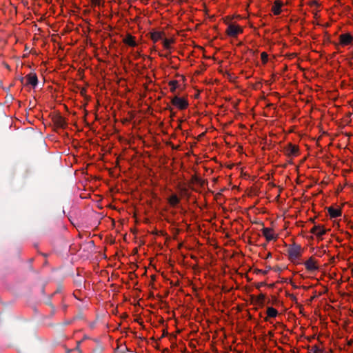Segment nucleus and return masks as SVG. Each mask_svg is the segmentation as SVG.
Instances as JSON below:
<instances>
[{"mask_svg":"<svg viewBox=\"0 0 353 353\" xmlns=\"http://www.w3.org/2000/svg\"><path fill=\"white\" fill-rule=\"evenodd\" d=\"M261 59L263 64H266L268 61V54L265 52H262L261 53Z\"/></svg>","mask_w":353,"mask_h":353,"instance_id":"19","label":"nucleus"},{"mask_svg":"<svg viewBox=\"0 0 353 353\" xmlns=\"http://www.w3.org/2000/svg\"><path fill=\"white\" fill-rule=\"evenodd\" d=\"M225 34L231 38H236L239 34L243 32V28L236 23H229L225 29Z\"/></svg>","mask_w":353,"mask_h":353,"instance_id":"4","label":"nucleus"},{"mask_svg":"<svg viewBox=\"0 0 353 353\" xmlns=\"http://www.w3.org/2000/svg\"><path fill=\"white\" fill-rule=\"evenodd\" d=\"M272 257V253L271 252H268L265 256V259H268L269 258H271Z\"/></svg>","mask_w":353,"mask_h":353,"instance_id":"26","label":"nucleus"},{"mask_svg":"<svg viewBox=\"0 0 353 353\" xmlns=\"http://www.w3.org/2000/svg\"><path fill=\"white\" fill-rule=\"evenodd\" d=\"M181 198L176 194H171L168 199V203L172 208H176L181 202Z\"/></svg>","mask_w":353,"mask_h":353,"instance_id":"11","label":"nucleus"},{"mask_svg":"<svg viewBox=\"0 0 353 353\" xmlns=\"http://www.w3.org/2000/svg\"><path fill=\"white\" fill-rule=\"evenodd\" d=\"M303 253V249L300 245L294 243L288 249V259L295 265L302 264V255Z\"/></svg>","mask_w":353,"mask_h":353,"instance_id":"1","label":"nucleus"},{"mask_svg":"<svg viewBox=\"0 0 353 353\" xmlns=\"http://www.w3.org/2000/svg\"><path fill=\"white\" fill-rule=\"evenodd\" d=\"M170 104L179 110H185L189 107V101L187 97L175 95L170 97Z\"/></svg>","mask_w":353,"mask_h":353,"instance_id":"2","label":"nucleus"},{"mask_svg":"<svg viewBox=\"0 0 353 353\" xmlns=\"http://www.w3.org/2000/svg\"><path fill=\"white\" fill-rule=\"evenodd\" d=\"M310 232L317 237H321L326 234L327 230L323 225H315L311 228Z\"/></svg>","mask_w":353,"mask_h":353,"instance_id":"9","label":"nucleus"},{"mask_svg":"<svg viewBox=\"0 0 353 353\" xmlns=\"http://www.w3.org/2000/svg\"><path fill=\"white\" fill-rule=\"evenodd\" d=\"M176 189L179 191V196L182 199L183 197H186L187 199L190 198V192L189 190V186L183 182H180L176 185Z\"/></svg>","mask_w":353,"mask_h":353,"instance_id":"7","label":"nucleus"},{"mask_svg":"<svg viewBox=\"0 0 353 353\" xmlns=\"http://www.w3.org/2000/svg\"><path fill=\"white\" fill-rule=\"evenodd\" d=\"M123 43L130 47H135L137 46L136 37L131 34H127L123 39Z\"/></svg>","mask_w":353,"mask_h":353,"instance_id":"12","label":"nucleus"},{"mask_svg":"<svg viewBox=\"0 0 353 353\" xmlns=\"http://www.w3.org/2000/svg\"><path fill=\"white\" fill-rule=\"evenodd\" d=\"M283 6V3L280 0L274 1L272 6V12L274 15H279L281 12V7Z\"/></svg>","mask_w":353,"mask_h":353,"instance_id":"16","label":"nucleus"},{"mask_svg":"<svg viewBox=\"0 0 353 353\" xmlns=\"http://www.w3.org/2000/svg\"><path fill=\"white\" fill-rule=\"evenodd\" d=\"M165 36V33L164 31H158L152 30L150 32V39L154 42L157 43L159 41L163 39Z\"/></svg>","mask_w":353,"mask_h":353,"instance_id":"10","label":"nucleus"},{"mask_svg":"<svg viewBox=\"0 0 353 353\" xmlns=\"http://www.w3.org/2000/svg\"><path fill=\"white\" fill-rule=\"evenodd\" d=\"M262 235L268 242L276 241L279 237L278 234L272 228H263L261 230Z\"/></svg>","mask_w":353,"mask_h":353,"instance_id":"5","label":"nucleus"},{"mask_svg":"<svg viewBox=\"0 0 353 353\" xmlns=\"http://www.w3.org/2000/svg\"><path fill=\"white\" fill-rule=\"evenodd\" d=\"M339 45L345 47L352 43L353 36L349 32L341 34L339 37Z\"/></svg>","mask_w":353,"mask_h":353,"instance_id":"8","label":"nucleus"},{"mask_svg":"<svg viewBox=\"0 0 353 353\" xmlns=\"http://www.w3.org/2000/svg\"><path fill=\"white\" fill-rule=\"evenodd\" d=\"M170 53H171V51H170V50H169V52H168V53H167V54H164V55H163V54H160V56H161V57H165V58H168V57H169V55L170 54Z\"/></svg>","mask_w":353,"mask_h":353,"instance_id":"25","label":"nucleus"},{"mask_svg":"<svg viewBox=\"0 0 353 353\" xmlns=\"http://www.w3.org/2000/svg\"><path fill=\"white\" fill-rule=\"evenodd\" d=\"M175 43V39L173 38H164L163 39V46L167 50H171L172 46Z\"/></svg>","mask_w":353,"mask_h":353,"instance_id":"17","label":"nucleus"},{"mask_svg":"<svg viewBox=\"0 0 353 353\" xmlns=\"http://www.w3.org/2000/svg\"><path fill=\"white\" fill-rule=\"evenodd\" d=\"M327 213L330 218H337L341 216L342 210L340 208L330 206L327 208Z\"/></svg>","mask_w":353,"mask_h":353,"instance_id":"14","label":"nucleus"},{"mask_svg":"<svg viewBox=\"0 0 353 353\" xmlns=\"http://www.w3.org/2000/svg\"><path fill=\"white\" fill-rule=\"evenodd\" d=\"M100 0H92V3L94 5H99Z\"/></svg>","mask_w":353,"mask_h":353,"instance_id":"24","label":"nucleus"},{"mask_svg":"<svg viewBox=\"0 0 353 353\" xmlns=\"http://www.w3.org/2000/svg\"><path fill=\"white\" fill-rule=\"evenodd\" d=\"M166 109L171 112V117H174V113L172 112L173 108H172V107L171 105H168Z\"/></svg>","mask_w":353,"mask_h":353,"instance_id":"22","label":"nucleus"},{"mask_svg":"<svg viewBox=\"0 0 353 353\" xmlns=\"http://www.w3.org/2000/svg\"><path fill=\"white\" fill-rule=\"evenodd\" d=\"M283 154L289 159H293L301 154L300 148L292 143H287L283 150Z\"/></svg>","mask_w":353,"mask_h":353,"instance_id":"3","label":"nucleus"},{"mask_svg":"<svg viewBox=\"0 0 353 353\" xmlns=\"http://www.w3.org/2000/svg\"><path fill=\"white\" fill-rule=\"evenodd\" d=\"M232 19H233V17H231L230 16H227V17H225L223 19V22L228 26V23H234V22L232 21Z\"/></svg>","mask_w":353,"mask_h":353,"instance_id":"20","label":"nucleus"},{"mask_svg":"<svg viewBox=\"0 0 353 353\" xmlns=\"http://www.w3.org/2000/svg\"><path fill=\"white\" fill-rule=\"evenodd\" d=\"M179 81L177 80H171L168 82V86L171 92L174 93L179 87Z\"/></svg>","mask_w":353,"mask_h":353,"instance_id":"18","label":"nucleus"},{"mask_svg":"<svg viewBox=\"0 0 353 353\" xmlns=\"http://www.w3.org/2000/svg\"><path fill=\"white\" fill-rule=\"evenodd\" d=\"M279 312L276 309L273 307H268L266 310V316L265 317V321H269L270 319L275 318L277 316Z\"/></svg>","mask_w":353,"mask_h":353,"instance_id":"15","label":"nucleus"},{"mask_svg":"<svg viewBox=\"0 0 353 353\" xmlns=\"http://www.w3.org/2000/svg\"><path fill=\"white\" fill-rule=\"evenodd\" d=\"M307 271L314 272L319 269L318 261L313 256H310L307 260L303 263Z\"/></svg>","mask_w":353,"mask_h":353,"instance_id":"6","label":"nucleus"},{"mask_svg":"<svg viewBox=\"0 0 353 353\" xmlns=\"http://www.w3.org/2000/svg\"><path fill=\"white\" fill-rule=\"evenodd\" d=\"M26 84L30 85L33 88L36 87L38 83V78L35 73H30L26 76Z\"/></svg>","mask_w":353,"mask_h":353,"instance_id":"13","label":"nucleus"},{"mask_svg":"<svg viewBox=\"0 0 353 353\" xmlns=\"http://www.w3.org/2000/svg\"><path fill=\"white\" fill-rule=\"evenodd\" d=\"M330 23H326L323 25V26L325 27V28H328V27H330Z\"/></svg>","mask_w":353,"mask_h":353,"instance_id":"27","label":"nucleus"},{"mask_svg":"<svg viewBox=\"0 0 353 353\" xmlns=\"http://www.w3.org/2000/svg\"><path fill=\"white\" fill-rule=\"evenodd\" d=\"M67 353H80L79 350L77 349L70 350L67 352Z\"/></svg>","mask_w":353,"mask_h":353,"instance_id":"23","label":"nucleus"},{"mask_svg":"<svg viewBox=\"0 0 353 353\" xmlns=\"http://www.w3.org/2000/svg\"><path fill=\"white\" fill-rule=\"evenodd\" d=\"M311 351L312 353H322V350L317 345L312 346Z\"/></svg>","mask_w":353,"mask_h":353,"instance_id":"21","label":"nucleus"}]
</instances>
